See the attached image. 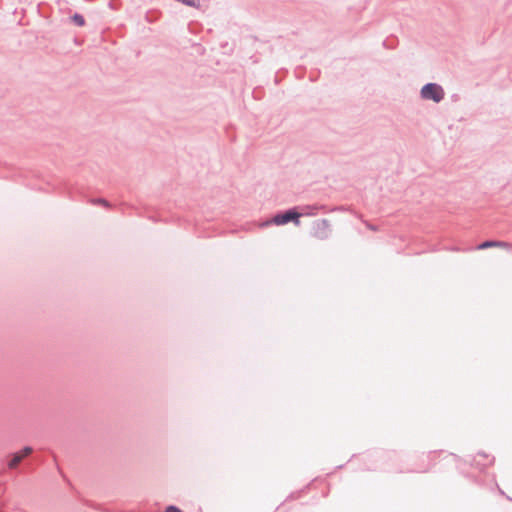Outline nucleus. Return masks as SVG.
Here are the masks:
<instances>
[{
  "mask_svg": "<svg viewBox=\"0 0 512 512\" xmlns=\"http://www.w3.org/2000/svg\"><path fill=\"white\" fill-rule=\"evenodd\" d=\"M421 95L424 99H430L435 102H439L444 96V91L441 86L434 83H429L423 86L421 89Z\"/></svg>",
  "mask_w": 512,
  "mask_h": 512,
  "instance_id": "nucleus-1",
  "label": "nucleus"
},
{
  "mask_svg": "<svg viewBox=\"0 0 512 512\" xmlns=\"http://www.w3.org/2000/svg\"><path fill=\"white\" fill-rule=\"evenodd\" d=\"M301 214L297 213L293 210H288L283 214L275 215L272 219V222L276 225H284L289 221H293L296 225L300 224L299 218Z\"/></svg>",
  "mask_w": 512,
  "mask_h": 512,
  "instance_id": "nucleus-2",
  "label": "nucleus"
},
{
  "mask_svg": "<svg viewBox=\"0 0 512 512\" xmlns=\"http://www.w3.org/2000/svg\"><path fill=\"white\" fill-rule=\"evenodd\" d=\"M32 453V448L31 447H25L23 450H21L20 452H17L15 453L11 460L8 462V467L11 468V469H14L18 466V464L25 458L27 457L28 455H30Z\"/></svg>",
  "mask_w": 512,
  "mask_h": 512,
  "instance_id": "nucleus-3",
  "label": "nucleus"
},
{
  "mask_svg": "<svg viewBox=\"0 0 512 512\" xmlns=\"http://www.w3.org/2000/svg\"><path fill=\"white\" fill-rule=\"evenodd\" d=\"M507 243L500 242V241H485L481 243L477 248L479 250L487 249V248H493V247H506Z\"/></svg>",
  "mask_w": 512,
  "mask_h": 512,
  "instance_id": "nucleus-4",
  "label": "nucleus"
},
{
  "mask_svg": "<svg viewBox=\"0 0 512 512\" xmlns=\"http://www.w3.org/2000/svg\"><path fill=\"white\" fill-rule=\"evenodd\" d=\"M72 20L74 21V23L78 26H83L85 24V21H84V18L79 15V14H75L73 17H72Z\"/></svg>",
  "mask_w": 512,
  "mask_h": 512,
  "instance_id": "nucleus-5",
  "label": "nucleus"
},
{
  "mask_svg": "<svg viewBox=\"0 0 512 512\" xmlns=\"http://www.w3.org/2000/svg\"><path fill=\"white\" fill-rule=\"evenodd\" d=\"M166 512H182V511L175 506H169V507H167Z\"/></svg>",
  "mask_w": 512,
  "mask_h": 512,
  "instance_id": "nucleus-6",
  "label": "nucleus"
}]
</instances>
